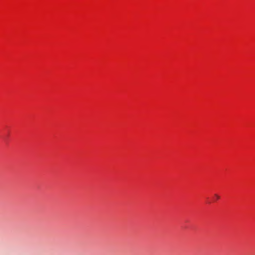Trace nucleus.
Here are the masks:
<instances>
[{"label":"nucleus","instance_id":"1","mask_svg":"<svg viewBox=\"0 0 255 255\" xmlns=\"http://www.w3.org/2000/svg\"><path fill=\"white\" fill-rule=\"evenodd\" d=\"M215 196H216V198H217V199L219 198V197L218 195H216Z\"/></svg>","mask_w":255,"mask_h":255}]
</instances>
